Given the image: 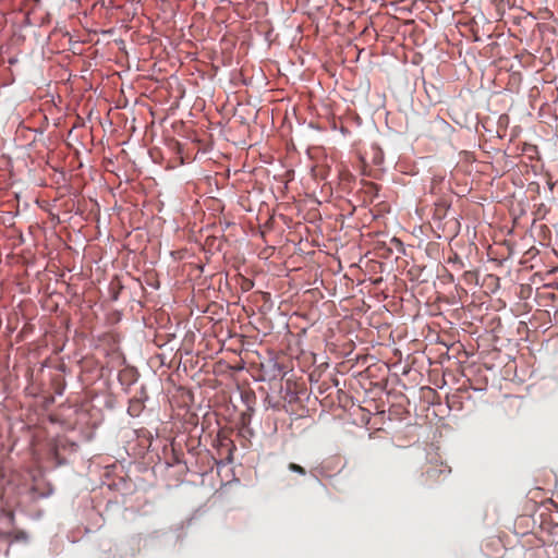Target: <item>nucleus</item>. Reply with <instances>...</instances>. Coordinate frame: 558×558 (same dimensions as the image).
Wrapping results in <instances>:
<instances>
[{
  "mask_svg": "<svg viewBox=\"0 0 558 558\" xmlns=\"http://www.w3.org/2000/svg\"><path fill=\"white\" fill-rule=\"evenodd\" d=\"M446 475V470L441 465L432 464L423 473V483L425 485H432L441 480Z\"/></svg>",
  "mask_w": 558,
  "mask_h": 558,
  "instance_id": "obj_1",
  "label": "nucleus"
},
{
  "mask_svg": "<svg viewBox=\"0 0 558 558\" xmlns=\"http://www.w3.org/2000/svg\"><path fill=\"white\" fill-rule=\"evenodd\" d=\"M147 398L146 390L143 387L141 389V396L140 397H133L129 401L128 405V413L132 417H137L141 415L143 410L145 409V399Z\"/></svg>",
  "mask_w": 558,
  "mask_h": 558,
  "instance_id": "obj_2",
  "label": "nucleus"
},
{
  "mask_svg": "<svg viewBox=\"0 0 558 558\" xmlns=\"http://www.w3.org/2000/svg\"><path fill=\"white\" fill-rule=\"evenodd\" d=\"M138 379V373L134 367H125L121 369L118 374L119 383L129 389L132 385H134Z\"/></svg>",
  "mask_w": 558,
  "mask_h": 558,
  "instance_id": "obj_3",
  "label": "nucleus"
},
{
  "mask_svg": "<svg viewBox=\"0 0 558 558\" xmlns=\"http://www.w3.org/2000/svg\"><path fill=\"white\" fill-rule=\"evenodd\" d=\"M288 469L291 471V472H295V473H299L300 475H305L306 474V471L303 466L296 464V463H293L291 462L289 465H288Z\"/></svg>",
  "mask_w": 558,
  "mask_h": 558,
  "instance_id": "obj_4",
  "label": "nucleus"
}]
</instances>
